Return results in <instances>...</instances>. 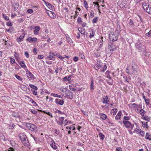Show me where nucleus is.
<instances>
[{
	"label": "nucleus",
	"mask_w": 151,
	"mask_h": 151,
	"mask_svg": "<svg viewBox=\"0 0 151 151\" xmlns=\"http://www.w3.org/2000/svg\"><path fill=\"white\" fill-rule=\"evenodd\" d=\"M94 12L93 10H91L90 13V15L91 18H92L94 16Z\"/></svg>",
	"instance_id": "obj_34"
},
{
	"label": "nucleus",
	"mask_w": 151,
	"mask_h": 151,
	"mask_svg": "<svg viewBox=\"0 0 151 151\" xmlns=\"http://www.w3.org/2000/svg\"><path fill=\"white\" fill-rule=\"evenodd\" d=\"M50 17L52 19H55L56 17V15L55 13L52 12L50 11Z\"/></svg>",
	"instance_id": "obj_22"
},
{
	"label": "nucleus",
	"mask_w": 151,
	"mask_h": 151,
	"mask_svg": "<svg viewBox=\"0 0 151 151\" xmlns=\"http://www.w3.org/2000/svg\"><path fill=\"white\" fill-rule=\"evenodd\" d=\"M35 29L36 30L39 31L40 30V27L39 26H36L35 27Z\"/></svg>",
	"instance_id": "obj_64"
},
{
	"label": "nucleus",
	"mask_w": 151,
	"mask_h": 151,
	"mask_svg": "<svg viewBox=\"0 0 151 151\" xmlns=\"http://www.w3.org/2000/svg\"><path fill=\"white\" fill-rule=\"evenodd\" d=\"M63 96L67 99H72L73 98V92L69 90H68L66 92L63 94Z\"/></svg>",
	"instance_id": "obj_5"
},
{
	"label": "nucleus",
	"mask_w": 151,
	"mask_h": 151,
	"mask_svg": "<svg viewBox=\"0 0 151 151\" xmlns=\"http://www.w3.org/2000/svg\"><path fill=\"white\" fill-rule=\"evenodd\" d=\"M106 101H103L102 103L103 104H108V102L110 101V99L107 96H105Z\"/></svg>",
	"instance_id": "obj_19"
},
{
	"label": "nucleus",
	"mask_w": 151,
	"mask_h": 151,
	"mask_svg": "<svg viewBox=\"0 0 151 151\" xmlns=\"http://www.w3.org/2000/svg\"><path fill=\"white\" fill-rule=\"evenodd\" d=\"M2 16L3 18L6 20H8L9 19V17L7 16H6L4 14H3Z\"/></svg>",
	"instance_id": "obj_48"
},
{
	"label": "nucleus",
	"mask_w": 151,
	"mask_h": 151,
	"mask_svg": "<svg viewBox=\"0 0 151 151\" xmlns=\"http://www.w3.org/2000/svg\"><path fill=\"white\" fill-rule=\"evenodd\" d=\"M122 114V113L121 111H119L118 113L117 114V115L116 116L115 119L116 120H117L118 119H120L121 118Z\"/></svg>",
	"instance_id": "obj_16"
},
{
	"label": "nucleus",
	"mask_w": 151,
	"mask_h": 151,
	"mask_svg": "<svg viewBox=\"0 0 151 151\" xmlns=\"http://www.w3.org/2000/svg\"><path fill=\"white\" fill-rule=\"evenodd\" d=\"M26 40L29 42H31L33 41H37V39L35 37L32 38L29 36L27 38Z\"/></svg>",
	"instance_id": "obj_11"
},
{
	"label": "nucleus",
	"mask_w": 151,
	"mask_h": 151,
	"mask_svg": "<svg viewBox=\"0 0 151 151\" xmlns=\"http://www.w3.org/2000/svg\"><path fill=\"white\" fill-rule=\"evenodd\" d=\"M91 33H90L89 35V37L90 38L93 37L94 36L95 34L94 30L93 29H91Z\"/></svg>",
	"instance_id": "obj_27"
},
{
	"label": "nucleus",
	"mask_w": 151,
	"mask_h": 151,
	"mask_svg": "<svg viewBox=\"0 0 151 151\" xmlns=\"http://www.w3.org/2000/svg\"><path fill=\"white\" fill-rule=\"evenodd\" d=\"M6 151H15L14 149L12 147H10Z\"/></svg>",
	"instance_id": "obj_58"
},
{
	"label": "nucleus",
	"mask_w": 151,
	"mask_h": 151,
	"mask_svg": "<svg viewBox=\"0 0 151 151\" xmlns=\"http://www.w3.org/2000/svg\"><path fill=\"white\" fill-rule=\"evenodd\" d=\"M143 119L145 120H146L147 121H150V118L149 117H148V116H145L143 118Z\"/></svg>",
	"instance_id": "obj_42"
},
{
	"label": "nucleus",
	"mask_w": 151,
	"mask_h": 151,
	"mask_svg": "<svg viewBox=\"0 0 151 151\" xmlns=\"http://www.w3.org/2000/svg\"><path fill=\"white\" fill-rule=\"evenodd\" d=\"M26 74L28 75L27 77L29 80L34 79L35 78L33 74L29 71H28Z\"/></svg>",
	"instance_id": "obj_8"
},
{
	"label": "nucleus",
	"mask_w": 151,
	"mask_h": 151,
	"mask_svg": "<svg viewBox=\"0 0 151 151\" xmlns=\"http://www.w3.org/2000/svg\"><path fill=\"white\" fill-rule=\"evenodd\" d=\"M14 126V124L13 123H11L10 124L8 127L9 129H13Z\"/></svg>",
	"instance_id": "obj_30"
},
{
	"label": "nucleus",
	"mask_w": 151,
	"mask_h": 151,
	"mask_svg": "<svg viewBox=\"0 0 151 151\" xmlns=\"http://www.w3.org/2000/svg\"><path fill=\"white\" fill-rule=\"evenodd\" d=\"M24 55L26 57V58H28L29 57V53L27 52L26 51L24 52Z\"/></svg>",
	"instance_id": "obj_56"
},
{
	"label": "nucleus",
	"mask_w": 151,
	"mask_h": 151,
	"mask_svg": "<svg viewBox=\"0 0 151 151\" xmlns=\"http://www.w3.org/2000/svg\"><path fill=\"white\" fill-rule=\"evenodd\" d=\"M19 63L20 65V66L22 67V68H27V67L25 65V64L24 62V61H20L19 62Z\"/></svg>",
	"instance_id": "obj_21"
},
{
	"label": "nucleus",
	"mask_w": 151,
	"mask_h": 151,
	"mask_svg": "<svg viewBox=\"0 0 151 151\" xmlns=\"http://www.w3.org/2000/svg\"><path fill=\"white\" fill-rule=\"evenodd\" d=\"M123 123L124 124V126L127 129L131 128L132 129L134 126V124H132L128 121H123Z\"/></svg>",
	"instance_id": "obj_4"
},
{
	"label": "nucleus",
	"mask_w": 151,
	"mask_h": 151,
	"mask_svg": "<svg viewBox=\"0 0 151 151\" xmlns=\"http://www.w3.org/2000/svg\"><path fill=\"white\" fill-rule=\"evenodd\" d=\"M47 59L49 60H54V57L51 55L49 54V55L47 57Z\"/></svg>",
	"instance_id": "obj_29"
},
{
	"label": "nucleus",
	"mask_w": 151,
	"mask_h": 151,
	"mask_svg": "<svg viewBox=\"0 0 151 151\" xmlns=\"http://www.w3.org/2000/svg\"><path fill=\"white\" fill-rule=\"evenodd\" d=\"M12 115L15 117H18V114L17 113H13L12 114Z\"/></svg>",
	"instance_id": "obj_62"
},
{
	"label": "nucleus",
	"mask_w": 151,
	"mask_h": 151,
	"mask_svg": "<svg viewBox=\"0 0 151 151\" xmlns=\"http://www.w3.org/2000/svg\"><path fill=\"white\" fill-rule=\"evenodd\" d=\"M144 9L145 10L148 14H151V6L150 5H148L147 7V6H144Z\"/></svg>",
	"instance_id": "obj_7"
},
{
	"label": "nucleus",
	"mask_w": 151,
	"mask_h": 151,
	"mask_svg": "<svg viewBox=\"0 0 151 151\" xmlns=\"http://www.w3.org/2000/svg\"><path fill=\"white\" fill-rule=\"evenodd\" d=\"M107 68V66H106V65H105L100 70V71L101 72H104L106 70Z\"/></svg>",
	"instance_id": "obj_33"
},
{
	"label": "nucleus",
	"mask_w": 151,
	"mask_h": 151,
	"mask_svg": "<svg viewBox=\"0 0 151 151\" xmlns=\"http://www.w3.org/2000/svg\"><path fill=\"white\" fill-rule=\"evenodd\" d=\"M55 103L57 104L62 105L64 104V101L63 100L56 99H55Z\"/></svg>",
	"instance_id": "obj_10"
},
{
	"label": "nucleus",
	"mask_w": 151,
	"mask_h": 151,
	"mask_svg": "<svg viewBox=\"0 0 151 151\" xmlns=\"http://www.w3.org/2000/svg\"><path fill=\"white\" fill-rule=\"evenodd\" d=\"M73 75H69V76L68 77V81H70L71 80V78L73 77Z\"/></svg>",
	"instance_id": "obj_57"
},
{
	"label": "nucleus",
	"mask_w": 151,
	"mask_h": 151,
	"mask_svg": "<svg viewBox=\"0 0 151 151\" xmlns=\"http://www.w3.org/2000/svg\"><path fill=\"white\" fill-rule=\"evenodd\" d=\"M0 139L2 140L5 141H6V140L5 139V136L2 134H0Z\"/></svg>",
	"instance_id": "obj_35"
},
{
	"label": "nucleus",
	"mask_w": 151,
	"mask_h": 151,
	"mask_svg": "<svg viewBox=\"0 0 151 151\" xmlns=\"http://www.w3.org/2000/svg\"><path fill=\"white\" fill-rule=\"evenodd\" d=\"M6 24L8 26H12V24L10 22H7L6 23Z\"/></svg>",
	"instance_id": "obj_54"
},
{
	"label": "nucleus",
	"mask_w": 151,
	"mask_h": 151,
	"mask_svg": "<svg viewBox=\"0 0 151 151\" xmlns=\"http://www.w3.org/2000/svg\"><path fill=\"white\" fill-rule=\"evenodd\" d=\"M27 12L29 14H32L33 12V10L32 9H29L27 10Z\"/></svg>",
	"instance_id": "obj_52"
},
{
	"label": "nucleus",
	"mask_w": 151,
	"mask_h": 151,
	"mask_svg": "<svg viewBox=\"0 0 151 151\" xmlns=\"http://www.w3.org/2000/svg\"><path fill=\"white\" fill-rule=\"evenodd\" d=\"M117 110H118L117 109H112L111 111V114H112L114 115H115L117 112Z\"/></svg>",
	"instance_id": "obj_20"
},
{
	"label": "nucleus",
	"mask_w": 151,
	"mask_h": 151,
	"mask_svg": "<svg viewBox=\"0 0 151 151\" xmlns=\"http://www.w3.org/2000/svg\"><path fill=\"white\" fill-rule=\"evenodd\" d=\"M141 131L142 130H141V129L138 128H136L135 130L134 131V132L136 131L137 132H138L139 133H141Z\"/></svg>",
	"instance_id": "obj_49"
},
{
	"label": "nucleus",
	"mask_w": 151,
	"mask_h": 151,
	"mask_svg": "<svg viewBox=\"0 0 151 151\" xmlns=\"http://www.w3.org/2000/svg\"><path fill=\"white\" fill-rule=\"evenodd\" d=\"M90 89L91 91H93L94 90V83H91L90 84Z\"/></svg>",
	"instance_id": "obj_40"
},
{
	"label": "nucleus",
	"mask_w": 151,
	"mask_h": 151,
	"mask_svg": "<svg viewBox=\"0 0 151 151\" xmlns=\"http://www.w3.org/2000/svg\"><path fill=\"white\" fill-rule=\"evenodd\" d=\"M10 62L12 64H14V63H16V64L17 65V66H18L19 67V65L16 63V62L15 61V60H14V58H12V57H11L10 58Z\"/></svg>",
	"instance_id": "obj_28"
},
{
	"label": "nucleus",
	"mask_w": 151,
	"mask_h": 151,
	"mask_svg": "<svg viewBox=\"0 0 151 151\" xmlns=\"http://www.w3.org/2000/svg\"><path fill=\"white\" fill-rule=\"evenodd\" d=\"M98 18L97 17H94L92 20V22L93 23H96L98 20Z\"/></svg>",
	"instance_id": "obj_41"
},
{
	"label": "nucleus",
	"mask_w": 151,
	"mask_h": 151,
	"mask_svg": "<svg viewBox=\"0 0 151 151\" xmlns=\"http://www.w3.org/2000/svg\"><path fill=\"white\" fill-rule=\"evenodd\" d=\"M84 6L85 7V8H86L87 9V8H88V3H87V1L85 0H84Z\"/></svg>",
	"instance_id": "obj_45"
},
{
	"label": "nucleus",
	"mask_w": 151,
	"mask_h": 151,
	"mask_svg": "<svg viewBox=\"0 0 151 151\" xmlns=\"http://www.w3.org/2000/svg\"><path fill=\"white\" fill-rule=\"evenodd\" d=\"M52 143L50 144L51 147L54 150H56L57 148V147L56 146L55 143L54 141L52 140L51 141Z\"/></svg>",
	"instance_id": "obj_14"
},
{
	"label": "nucleus",
	"mask_w": 151,
	"mask_h": 151,
	"mask_svg": "<svg viewBox=\"0 0 151 151\" xmlns=\"http://www.w3.org/2000/svg\"><path fill=\"white\" fill-rule=\"evenodd\" d=\"M49 54L51 55L52 56H57V53L56 52H50Z\"/></svg>",
	"instance_id": "obj_53"
},
{
	"label": "nucleus",
	"mask_w": 151,
	"mask_h": 151,
	"mask_svg": "<svg viewBox=\"0 0 151 151\" xmlns=\"http://www.w3.org/2000/svg\"><path fill=\"white\" fill-rule=\"evenodd\" d=\"M73 60L75 62H77L78 61V58L77 57L75 56L73 58Z\"/></svg>",
	"instance_id": "obj_55"
},
{
	"label": "nucleus",
	"mask_w": 151,
	"mask_h": 151,
	"mask_svg": "<svg viewBox=\"0 0 151 151\" xmlns=\"http://www.w3.org/2000/svg\"><path fill=\"white\" fill-rule=\"evenodd\" d=\"M139 113L142 116H143L145 113V111L142 109H141Z\"/></svg>",
	"instance_id": "obj_31"
},
{
	"label": "nucleus",
	"mask_w": 151,
	"mask_h": 151,
	"mask_svg": "<svg viewBox=\"0 0 151 151\" xmlns=\"http://www.w3.org/2000/svg\"><path fill=\"white\" fill-rule=\"evenodd\" d=\"M18 136L20 140L24 146L26 147L29 148V143L25 134L23 133H21L19 134Z\"/></svg>",
	"instance_id": "obj_1"
},
{
	"label": "nucleus",
	"mask_w": 151,
	"mask_h": 151,
	"mask_svg": "<svg viewBox=\"0 0 151 151\" xmlns=\"http://www.w3.org/2000/svg\"><path fill=\"white\" fill-rule=\"evenodd\" d=\"M29 86L31 88L35 90H37L38 89L37 87L36 86L34 85L33 84H29Z\"/></svg>",
	"instance_id": "obj_26"
},
{
	"label": "nucleus",
	"mask_w": 151,
	"mask_h": 151,
	"mask_svg": "<svg viewBox=\"0 0 151 151\" xmlns=\"http://www.w3.org/2000/svg\"><path fill=\"white\" fill-rule=\"evenodd\" d=\"M60 90L62 91V92H63V94H64V93L66 92L68 90L66 89H65L64 88L61 89Z\"/></svg>",
	"instance_id": "obj_63"
},
{
	"label": "nucleus",
	"mask_w": 151,
	"mask_h": 151,
	"mask_svg": "<svg viewBox=\"0 0 151 151\" xmlns=\"http://www.w3.org/2000/svg\"><path fill=\"white\" fill-rule=\"evenodd\" d=\"M77 21L78 23H79L80 22H82L81 18L80 17H78L77 19Z\"/></svg>",
	"instance_id": "obj_61"
},
{
	"label": "nucleus",
	"mask_w": 151,
	"mask_h": 151,
	"mask_svg": "<svg viewBox=\"0 0 151 151\" xmlns=\"http://www.w3.org/2000/svg\"><path fill=\"white\" fill-rule=\"evenodd\" d=\"M46 5L47 7L50 10L52 11H53L54 9V6L51 4L49 3H46Z\"/></svg>",
	"instance_id": "obj_13"
},
{
	"label": "nucleus",
	"mask_w": 151,
	"mask_h": 151,
	"mask_svg": "<svg viewBox=\"0 0 151 151\" xmlns=\"http://www.w3.org/2000/svg\"><path fill=\"white\" fill-rule=\"evenodd\" d=\"M30 111L33 114H37V111H35L34 109H30Z\"/></svg>",
	"instance_id": "obj_44"
},
{
	"label": "nucleus",
	"mask_w": 151,
	"mask_h": 151,
	"mask_svg": "<svg viewBox=\"0 0 151 151\" xmlns=\"http://www.w3.org/2000/svg\"><path fill=\"white\" fill-rule=\"evenodd\" d=\"M99 116L102 119L104 120L106 119L107 118L106 115L104 113H100Z\"/></svg>",
	"instance_id": "obj_17"
},
{
	"label": "nucleus",
	"mask_w": 151,
	"mask_h": 151,
	"mask_svg": "<svg viewBox=\"0 0 151 151\" xmlns=\"http://www.w3.org/2000/svg\"><path fill=\"white\" fill-rule=\"evenodd\" d=\"M145 35L148 37H151V30L148 32L146 33Z\"/></svg>",
	"instance_id": "obj_47"
},
{
	"label": "nucleus",
	"mask_w": 151,
	"mask_h": 151,
	"mask_svg": "<svg viewBox=\"0 0 151 151\" xmlns=\"http://www.w3.org/2000/svg\"><path fill=\"white\" fill-rule=\"evenodd\" d=\"M26 127L27 128L32 132H36L38 130L37 128L35 125L29 123L26 124Z\"/></svg>",
	"instance_id": "obj_3"
},
{
	"label": "nucleus",
	"mask_w": 151,
	"mask_h": 151,
	"mask_svg": "<svg viewBox=\"0 0 151 151\" xmlns=\"http://www.w3.org/2000/svg\"><path fill=\"white\" fill-rule=\"evenodd\" d=\"M31 91H32L33 94L35 95H37V90H33L32 89H31Z\"/></svg>",
	"instance_id": "obj_50"
},
{
	"label": "nucleus",
	"mask_w": 151,
	"mask_h": 151,
	"mask_svg": "<svg viewBox=\"0 0 151 151\" xmlns=\"http://www.w3.org/2000/svg\"><path fill=\"white\" fill-rule=\"evenodd\" d=\"M64 119V117H60L59 118L58 120L56 119L55 121L57 122L58 125L61 126L63 123V121Z\"/></svg>",
	"instance_id": "obj_6"
},
{
	"label": "nucleus",
	"mask_w": 151,
	"mask_h": 151,
	"mask_svg": "<svg viewBox=\"0 0 151 151\" xmlns=\"http://www.w3.org/2000/svg\"><path fill=\"white\" fill-rule=\"evenodd\" d=\"M130 117L129 116H124L123 118V121H128L130 119Z\"/></svg>",
	"instance_id": "obj_38"
},
{
	"label": "nucleus",
	"mask_w": 151,
	"mask_h": 151,
	"mask_svg": "<svg viewBox=\"0 0 151 151\" xmlns=\"http://www.w3.org/2000/svg\"><path fill=\"white\" fill-rule=\"evenodd\" d=\"M144 100L146 104L148 105L150 103L149 102V100L148 99H146Z\"/></svg>",
	"instance_id": "obj_60"
},
{
	"label": "nucleus",
	"mask_w": 151,
	"mask_h": 151,
	"mask_svg": "<svg viewBox=\"0 0 151 151\" xmlns=\"http://www.w3.org/2000/svg\"><path fill=\"white\" fill-rule=\"evenodd\" d=\"M108 47L109 49L110 52H112L114 51V50H116V48L115 47L114 48L113 47H112L111 45L109 46Z\"/></svg>",
	"instance_id": "obj_25"
},
{
	"label": "nucleus",
	"mask_w": 151,
	"mask_h": 151,
	"mask_svg": "<svg viewBox=\"0 0 151 151\" xmlns=\"http://www.w3.org/2000/svg\"><path fill=\"white\" fill-rule=\"evenodd\" d=\"M136 48L139 50L143 51L142 49H144V46L142 45L137 44L136 45Z\"/></svg>",
	"instance_id": "obj_12"
},
{
	"label": "nucleus",
	"mask_w": 151,
	"mask_h": 151,
	"mask_svg": "<svg viewBox=\"0 0 151 151\" xmlns=\"http://www.w3.org/2000/svg\"><path fill=\"white\" fill-rule=\"evenodd\" d=\"M51 95L52 96H53L54 97H57L62 99L63 98V96L60 95H59L57 94L54 93H52L51 94Z\"/></svg>",
	"instance_id": "obj_23"
},
{
	"label": "nucleus",
	"mask_w": 151,
	"mask_h": 151,
	"mask_svg": "<svg viewBox=\"0 0 151 151\" xmlns=\"http://www.w3.org/2000/svg\"><path fill=\"white\" fill-rule=\"evenodd\" d=\"M142 126L144 127H147L148 128L147 122H142Z\"/></svg>",
	"instance_id": "obj_36"
},
{
	"label": "nucleus",
	"mask_w": 151,
	"mask_h": 151,
	"mask_svg": "<svg viewBox=\"0 0 151 151\" xmlns=\"http://www.w3.org/2000/svg\"><path fill=\"white\" fill-rule=\"evenodd\" d=\"M102 65L100 63H99L98 64H94V67L96 70H98L99 69V67H101Z\"/></svg>",
	"instance_id": "obj_18"
},
{
	"label": "nucleus",
	"mask_w": 151,
	"mask_h": 151,
	"mask_svg": "<svg viewBox=\"0 0 151 151\" xmlns=\"http://www.w3.org/2000/svg\"><path fill=\"white\" fill-rule=\"evenodd\" d=\"M15 77L19 80L21 81H22V78H21L20 76H18L17 75H15Z\"/></svg>",
	"instance_id": "obj_39"
},
{
	"label": "nucleus",
	"mask_w": 151,
	"mask_h": 151,
	"mask_svg": "<svg viewBox=\"0 0 151 151\" xmlns=\"http://www.w3.org/2000/svg\"><path fill=\"white\" fill-rule=\"evenodd\" d=\"M99 136L100 138L102 140H103L104 139L105 137V136L103 134L101 133H100L99 134Z\"/></svg>",
	"instance_id": "obj_32"
},
{
	"label": "nucleus",
	"mask_w": 151,
	"mask_h": 151,
	"mask_svg": "<svg viewBox=\"0 0 151 151\" xmlns=\"http://www.w3.org/2000/svg\"><path fill=\"white\" fill-rule=\"evenodd\" d=\"M129 25L131 26H133L134 25V23L133 21L132 20L130 19V22H129Z\"/></svg>",
	"instance_id": "obj_51"
},
{
	"label": "nucleus",
	"mask_w": 151,
	"mask_h": 151,
	"mask_svg": "<svg viewBox=\"0 0 151 151\" xmlns=\"http://www.w3.org/2000/svg\"><path fill=\"white\" fill-rule=\"evenodd\" d=\"M12 5L14 11H15L17 9L19 6V4L18 3H13L12 2L11 3Z\"/></svg>",
	"instance_id": "obj_9"
},
{
	"label": "nucleus",
	"mask_w": 151,
	"mask_h": 151,
	"mask_svg": "<svg viewBox=\"0 0 151 151\" xmlns=\"http://www.w3.org/2000/svg\"><path fill=\"white\" fill-rule=\"evenodd\" d=\"M79 56L80 58L82 59H84L85 58V57L84 55L82 54V53H79Z\"/></svg>",
	"instance_id": "obj_46"
},
{
	"label": "nucleus",
	"mask_w": 151,
	"mask_h": 151,
	"mask_svg": "<svg viewBox=\"0 0 151 151\" xmlns=\"http://www.w3.org/2000/svg\"><path fill=\"white\" fill-rule=\"evenodd\" d=\"M67 39L68 40V42L71 44L73 43L72 41L69 36L67 37Z\"/></svg>",
	"instance_id": "obj_37"
},
{
	"label": "nucleus",
	"mask_w": 151,
	"mask_h": 151,
	"mask_svg": "<svg viewBox=\"0 0 151 151\" xmlns=\"http://www.w3.org/2000/svg\"><path fill=\"white\" fill-rule=\"evenodd\" d=\"M116 151H122V149L120 147H117L116 149Z\"/></svg>",
	"instance_id": "obj_59"
},
{
	"label": "nucleus",
	"mask_w": 151,
	"mask_h": 151,
	"mask_svg": "<svg viewBox=\"0 0 151 151\" xmlns=\"http://www.w3.org/2000/svg\"><path fill=\"white\" fill-rule=\"evenodd\" d=\"M145 138L149 140H151V134L147 132L145 137Z\"/></svg>",
	"instance_id": "obj_15"
},
{
	"label": "nucleus",
	"mask_w": 151,
	"mask_h": 151,
	"mask_svg": "<svg viewBox=\"0 0 151 151\" xmlns=\"http://www.w3.org/2000/svg\"><path fill=\"white\" fill-rule=\"evenodd\" d=\"M75 86L74 85L71 84L69 86V88L70 90L72 91H75L76 90V89L74 88Z\"/></svg>",
	"instance_id": "obj_24"
},
{
	"label": "nucleus",
	"mask_w": 151,
	"mask_h": 151,
	"mask_svg": "<svg viewBox=\"0 0 151 151\" xmlns=\"http://www.w3.org/2000/svg\"><path fill=\"white\" fill-rule=\"evenodd\" d=\"M132 65L131 68L129 69L128 68H126V72L131 75L132 74L134 71H136L137 68V65H135L134 62L132 61Z\"/></svg>",
	"instance_id": "obj_2"
},
{
	"label": "nucleus",
	"mask_w": 151,
	"mask_h": 151,
	"mask_svg": "<svg viewBox=\"0 0 151 151\" xmlns=\"http://www.w3.org/2000/svg\"><path fill=\"white\" fill-rule=\"evenodd\" d=\"M31 136L33 137V138L35 140V141H39V139L38 137L34 136L32 134H31Z\"/></svg>",
	"instance_id": "obj_43"
}]
</instances>
